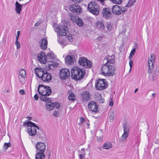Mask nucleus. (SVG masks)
I'll use <instances>...</instances> for the list:
<instances>
[{"label":"nucleus","instance_id":"79ce46f5","mask_svg":"<svg viewBox=\"0 0 159 159\" xmlns=\"http://www.w3.org/2000/svg\"><path fill=\"white\" fill-rule=\"evenodd\" d=\"M97 140L98 141V142L102 141L103 139L102 135L101 136H97Z\"/></svg>","mask_w":159,"mask_h":159},{"label":"nucleus","instance_id":"20e7f679","mask_svg":"<svg viewBox=\"0 0 159 159\" xmlns=\"http://www.w3.org/2000/svg\"><path fill=\"white\" fill-rule=\"evenodd\" d=\"M88 10L94 15H97L99 12V7L97 3L95 2H91L88 5Z\"/></svg>","mask_w":159,"mask_h":159},{"label":"nucleus","instance_id":"b1692460","mask_svg":"<svg viewBox=\"0 0 159 159\" xmlns=\"http://www.w3.org/2000/svg\"><path fill=\"white\" fill-rule=\"evenodd\" d=\"M115 56L114 55L112 56H109L107 58L106 60L107 62L106 63H107L108 65H110V64H113L115 62Z\"/></svg>","mask_w":159,"mask_h":159},{"label":"nucleus","instance_id":"0e129e2a","mask_svg":"<svg viewBox=\"0 0 159 159\" xmlns=\"http://www.w3.org/2000/svg\"><path fill=\"white\" fill-rule=\"evenodd\" d=\"M20 34V31H17V35H18V36H19Z\"/></svg>","mask_w":159,"mask_h":159},{"label":"nucleus","instance_id":"f3484780","mask_svg":"<svg viewBox=\"0 0 159 159\" xmlns=\"http://www.w3.org/2000/svg\"><path fill=\"white\" fill-rule=\"evenodd\" d=\"M19 79L21 83H23L26 77V71L23 69L21 70L19 72Z\"/></svg>","mask_w":159,"mask_h":159},{"label":"nucleus","instance_id":"39448f33","mask_svg":"<svg viewBox=\"0 0 159 159\" xmlns=\"http://www.w3.org/2000/svg\"><path fill=\"white\" fill-rule=\"evenodd\" d=\"M108 87V84L105 79H98L96 81L95 88L98 90H102Z\"/></svg>","mask_w":159,"mask_h":159},{"label":"nucleus","instance_id":"864d4df0","mask_svg":"<svg viewBox=\"0 0 159 159\" xmlns=\"http://www.w3.org/2000/svg\"><path fill=\"white\" fill-rule=\"evenodd\" d=\"M59 114V113L57 111H55L54 112V113L53 114V116H55V117H57L58 116Z\"/></svg>","mask_w":159,"mask_h":159},{"label":"nucleus","instance_id":"a19ab883","mask_svg":"<svg viewBox=\"0 0 159 159\" xmlns=\"http://www.w3.org/2000/svg\"><path fill=\"white\" fill-rule=\"evenodd\" d=\"M51 64H49V66H52L54 67H57L58 66V64L56 62H51Z\"/></svg>","mask_w":159,"mask_h":159},{"label":"nucleus","instance_id":"6e6d98bb","mask_svg":"<svg viewBox=\"0 0 159 159\" xmlns=\"http://www.w3.org/2000/svg\"><path fill=\"white\" fill-rule=\"evenodd\" d=\"M35 100H37L38 99L39 96L37 94H36L34 97Z\"/></svg>","mask_w":159,"mask_h":159},{"label":"nucleus","instance_id":"052dcab7","mask_svg":"<svg viewBox=\"0 0 159 159\" xmlns=\"http://www.w3.org/2000/svg\"><path fill=\"white\" fill-rule=\"evenodd\" d=\"M80 121L81 123H82L84 121V119L81 117L80 118Z\"/></svg>","mask_w":159,"mask_h":159},{"label":"nucleus","instance_id":"72a5a7b5","mask_svg":"<svg viewBox=\"0 0 159 159\" xmlns=\"http://www.w3.org/2000/svg\"><path fill=\"white\" fill-rule=\"evenodd\" d=\"M110 122H112L114 118V112L113 111L110 112V115L109 117Z\"/></svg>","mask_w":159,"mask_h":159},{"label":"nucleus","instance_id":"49530a36","mask_svg":"<svg viewBox=\"0 0 159 159\" xmlns=\"http://www.w3.org/2000/svg\"><path fill=\"white\" fill-rule=\"evenodd\" d=\"M58 43L61 45H62L64 43L63 41L62 40L61 38L59 37V39H58Z\"/></svg>","mask_w":159,"mask_h":159},{"label":"nucleus","instance_id":"774afa93","mask_svg":"<svg viewBox=\"0 0 159 159\" xmlns=\"http://www.w3.org/2000/svg\"><path fill=\"white\" fill-rule=\"evenodd\" d=\"M98 148L100 150H102V148L101 147H98Z\"/></svg>","mask_w":159,"mask_h":159},{"label":"nucleus","instance_id":"2f4dec72","mask_svg":"<svg viewBox=\"0 0 159 159\" xmlns=\"http://www.w3.org/2000/svg\"><path fill=\"white\" fill-rule=\"evenodd\" d=\"M76 24L79 26H81L83 25V22L82 19L78 18L76 20Z\"/></svg>","mask_w":159,"mask_h":159},{"label":"nucleus","instance_id":"37998d69","mask_svg":"<svg viewBox=\"0 0 159 159\" xmlns=\"http://www.w3.org/2000/svg\"><path fill=\"white\" fill-rule=\"evenodd\" d=\"M15 44L16 46V48L17 49H19L20 47V43L18 41H16Z\"/></svg>","mask_w":159,"mask_h":159},{"label":"nucleus","instance_id":"6e6552de","mask_svg":"<svg viewBox=\"0 0 159 159\" xmlns=\"http://www.w3.org/2000/svg\"><path fill=\"white\" fill-rule=\"evenodd\" d=\"M126 7H127V5L124 7H120L118 5H115L112 8V12L114 15L121 14L127 10Z\"/></svg>","mask_w":159,"mask_h":159},{"label":"nucleus","instance_id":"2eb2a0df","mask_svg":"<svg viewBox=\"0 0 159 159\" xmlns=\"http://www.w3.org/2000/svg\"><path fill=\"white\" fill-rule=\"evenodd\" d=\"M46 56L44 52L41 51L40 53H39L37 58L39 61L41 63L45 64L47 62Z\"/></svg>","mask_w":159,"mask_h":159},{"label":"nucleus","instance_id":"f03ea898","mask_svg":"<svg viewBox=\"0 0 159 159\" xmlns=\"http://www.w3.org/2000/svg\"><path fill=\"white\" fill-rule=\"evenodd\" d=\"M71 72L72 78L76 81H78L84 78L85 71L84 68L81 69L75 67L73 68Z\"/></svg>","mask_w":159,"mask_h":159},{"label":"nucleus","instance_id":"5701e85b","mask_svg":"<svg viewBox=\"0 0 159 159\" xmlns=\"http://www.w3.org/2000/svg\"><path fill=\"white\" fill-rule=\"evenodd\" d=\"M47 62H50V60H53L55 58L54 54L52 52L48 53L46 56Z\"/></svg>","mask_w":159,"mask_h":159},{"label":"nucleus","instance_id":"9d476101","mask_svg":"<svg viewBox=\"0 0 159 159\" xmlns=\"http://www.w3.org/2000/svg\"><path fill=\"white\" fill-rule=\"evenodd\" d=\"M69 9L70 11L75 12L77 14H80L82 11L81 7L79 5L71 4L69 6Z\"/></svg>","mask_w":159,"mask_h":159},{"label":"nucleus","instance_id":"603ef678","mask_svg":"<svg viewBox=\"0 0 159 159\" xmlns=\"http://www.w3.org/2000/svg\"><path fill=\"white\" fill-rule=\"evenodd\" d=\"M19 92L21 95H25V92L24 90L20 89L19 90Z\"/></svg>","mask_w":159,"mask_h":159},{"label":"nucleus","instance_id":"4d7b16f0","mask_svg":"<svg viewBox=\"0 0 159 159\" xmlns=\"http://www.w3.org/2000/svg\"><path fill=\"white\" fill-rule=\"evenodd\" d=\"M152 71V69L150 67H149V68L148 69V72L149 74H151Z\"/></svg>","mask_w":159,"mask_h":159},{"label":"nucleus","instance_id":"1a4fd4ad","mask_svg":"<svg viewBox=\"0 0 159 159\" xmlns=\"http://www.w3.org/2000/svg\"><path fill=\"white\" fill-rule=\"evenodd\" d=\"M29 121L27 120V122L25 121L23 125L25 127L27 126V131L29 135L31 136H34L37 133L36 129L32 125L29 124Z\"/></svg>","mask_w":159,"mask_h":159},{"label":"nucleus","instance_id":"7ed1b4c3","mask_svg":"<svg viewBox=\"0 0 159 159\" xmlns=\"http://www.w3.org/2000/svg\"><path fill=\"white\" fill-rule=\"evenodd\" d=\"M107 63L104 64L101 67L102 74L105 76H113L115 75V68Z\"/></svg>","mask_w":159,"mask_h":159},{"label":"nucleus","instance_id":"7c9ffc66","mask_svg":"<svg viewBox=\"0 0 159 159\" xmlns=\"http://www.w3.org/2000/svg\"><path fill=\"white\" fill-rule=\"evenodd\" d=\"M123 128L124 132L129 133V126L126 123H125L123 124Z\"/></svg>","mask_w":159,"mask_h":159},{"label":"nucleus","instance_id":"0eeeda50","mask_svg":"<svg viewBox=\"0 0 159 159\" xmlns=\"http://www.w3.org/2000/svg\"><path fill=\"white\" fill-rule=\"evenodd\" d=\"M79 62L80 65L87 68H91L93 65L92 63L90 60L85 57H80L79 59Z\"/></svg>","mask_w":159,"mask_h":159},{"label":"nucleus","instance_id":"5fc2aeb1","mask_svg":"<svg viewBox=\"0 0 159 159\" xmlns=\"http://www.w3.org/2000/svg\"><path fill=\"white\" fill-rule=\"evenodd\" d=\"M45 96V95H41V96H39V98L41 100L44 101Z\"/></svg>","mask_w":159,"mask_h":159},{"label":"nucleus","instance_id":"423d86ee","mask_svg":"<svg viewBox=\"0 0 159 159\" xmlns=\"http://www.w3.org/2000/svg\"><path fill=\"white\" fill-rule=\"evenodd\" d=\"M56 32L59 36H64L66 34L68 31V28L66 26L64 25H58L56 29Z\"/></svg>","mask_w":159,"mask_h":159},{"label":"nucleus","instance_id":"4468645a","mask_svg":"<svg viewBox=\"0 0 159 159\" xmlns=\"http://www.w3.org/2000/svg\"><path fill=\"white\" fill-rule=\"evenodd\" d=\"M37 152H44L46 149V145L44 143L38 142L35 145Z\"/></svg>","mask_w":159,"mask_h":159},{"label":"nucleus","instance_id":"3c124183","mask_svg":"<svg viewBox=\"0 0 159 159\" xmlns=\"http://www.w3.org/2000/svg\"><path fill=\"white\" fill-rule=\"evenodd\" d=\"M74 3H80L82 2V0H71Z\"/></svg>","mask_w":159,"mask_h":159},{"label":"nucleus","instance_id":"09e8293b","mask_svg":"<svg viewBox=\"0 0 159 159\" xmlns=\"http://www.w3.org/2000/svg\"><path fill=\"white\" fill-rule=\"evenodd\" d=\"M130 60H129V65L130 67V70H131V68L133 66V60L131 59H130Z\"/></svg>","mask_w":159,"mask_h":159},{"label":"nucleus","instance_id":"a18cd8bd","mask_svg":"<svg viewBox=\"0 0 159 159\" xmlns=\"http://www.w3.org/2000/svg\"><path fill=\"white\" fill-rule=\"evenodd\" d=\"M85 153H83L82 154H80L79 157L80 159H85L84 157L85 155Z\"/></svg>","mask_w":159,"mask_h":159},{"label":"nucleus","instance_id":"c756f323","mask_svg":"<svg viewBox=\"0 0 159 159\" xmlns=\"http://www.w3.org/2000/svg\"><path fill=\"white\" fill-rule=\"evenodd\" d=\"M150 57L151 58L150 59H149V61H150L152 62L151 66L153 68V66L154 62L155 61L156 58L153 54H151L150 55Z\"/></svg>","mask_w":159,"mask_h":159},{"label":"nucleus","instance_id":"680f3d73","mask_svg":"<svg viewBox=\"0 0 159 159\" xmlns=\"http://www.w3.org/2000/svg\"><path fill=\"white\" fill-rule=\"evenodd\" d=\"M51 152L50 151L49 152L48 155V158L49 159L51 157Z\"/></svg>","mask_w":159,"mask_h":159},{"label":"nucleus","instance_id":"e433bc0d","mask_svg":"<svg viewBox=\"0 0 159 159\" xmlns=\"http://www.w3.org/2000/svg\"><path fill=\"white\" fill-rule=\"evenodd\" d=\"M113 3L120 4L122 2V0H111Z\"/></svg>","mask_w":159,"mask_h":159},{"label":"nucleus","instance_id":"cd10ccee","mask_svg":"<svg viewBox=\"0 0 159 159\" xmlns=\"http://www.w3.org/2000/svg\"><path fill=\"white\" fill-rule=\"evenodd\" d=\"M45 96H48L50 95L52 93V90L50 87L48 86H45Z\"/></svg>","mask_w":159,"mask_h":159},{"label":"nucleus","instance_id":"9b49d317","mask_svg":"<svg viewBox=\"0 0 159 159\" xmlns=\"http://www.w3.org/2000/svg\"><path fill=\"white\" fill-rule=\"evenodd\" d=\"M89 109L92 112L97 113L98 109V105L96 102L92 101L89 102L88 105Z\"/></svg>","mask_w":159,"mask_h":159},{"label":"nucleus","instance_id":"8fccbe9b","mask_svg":"<svg viewBox=\"0 0 159 159\" xmlns=\"http://www.w3.org/2000/svg\"><path fill=\"white\" fill-rule=\"evenodd\" d=\"M44 101L49 102L51 101V100L49 99V98H47L46 97V96H45Z\"/></svg>","mask_w":159,"mask_h":159},{"label":"nucleus","instance_id":"a211bd4d","mask_svg":"<svg viewBox=\"0 0 159 159\" xmlns=\"http://www.w3.org/2000/svg\"><path fill=\"white\" fill-rule=\"evenodd\" d=\"M81 95L82 99L83 101L87 102L90 99V95L89 92L88 91L83 92Z\"/></svg>","mask_w":159,"mask_h":159},{"label":"nucleus","instance_id":"58836bf2","mask_svg":"<svg viewBox=\"0 0 159 159\" xmlns=\"http://www.w3.org/2000/svg\"><path fill=\"white\" fill-rule=\"evenodd\" d=\"M11 146V144L10 143H5L4 146L6 150H7L8 147Z\"/></svg>","mask_w":159,"mask_h":159},{"label":"nucleus","instance_id":"aec40b11","mask_svg":"<svg viewBox=\"0 0 159 159\" xmlns=\"http://www.w3.org/2000/svg\"><path fill=\"white\" fill-rule=\"evenodd\" d=\"M23 5L20 4L17 1L16 2L15 10L16 13L19 14L20 13Z\"/></svg>","mask_w":159,"mask_h":159},{"label":"nucleus","instance_id":"c9c22d12","mask_svg":"<svg viewBox=\"0 0 159 159\" xmlns=\"http://www.w3.org/2000/svg\"><path fill=\"white\" fill-rule=\"evenodd\" d=\"M135 52V48L133 49L131 51L129 57V59H131V58L133 57V56L134 55Z\"/></svg>","mask_w":159,"mask_h":159},{"label":"nucleus","instance_id":"f704fd0d","mask_svg":"<svg viewBox=\"0 0 159 159\" xmlns=\"http://www.w3.org/2000/svg\"><path fill=\"white\" fill-rule=\"evenodd\" d=\"M68 99L70 100L74 101L75 100L74 94L73 93H70L68 97Z\"/></svg>","mask_w":159,"mask_h":159},{"label":"nucleus","instance_id":"393cba45","mask_svg":"<svg viewBox=\"0 0 159 159\" xmlns=\"http://www.w3.org/2000/svg\"><path fill=\"white\" fill-rule=\"evenodd\" d=\"M36 156V159H43L45 157V155L44 154V152H37Z\"/></svg>","mask_w":159,"mask_h":159},{"label":"nucleus","instance_id":"e2e57ef3","mask_svg":"<svg viewBox=\"0 0 159 159\" xmlns=\"http://www.w3.org/2000/svg\"><path fill=\"white\" fill-rule=\"evenodd\" d=\"M40 25V23L37 22L35 24V26H38Z\"/></svg>","mask_w":159,"mask_h":159},{"label":"nucleus","instance_id":"412c9836","mask_svg":"<svg viewBox=\"0 0 159 159\" xmlns=\"http://www.w3.org/2000/svg\"><path fill=\"white\" fill-rule=\"evenodd\" d=\"M95 98L97 101L99 103H102L104 102V100L102 98L101 94L98 93H96L95 94Z\"/></svg>","mask_w":159,"mask_h":159},{"label":"nucleus","instance_id":"4c0bfd02","mask_svg":"<svg viewBox=\"0 0 159 159\" xmlns=\"http://www.w3.org/2000/svg\"><path fill=\"white\" fill-rule=\"evenodd\" d=\"M29 124L30 125H32L36 129V128L38 129H39V127L38 126L36 125V124L35 123H34L31 121H29Z\"/></svg>","mask_w":159,"mask_h":159},{"label":"nucleus","instance_id":"338daca9","mask_svg":"<svg viewBox=\"0 0 159 159\" xmlns=\"http://www.w3.org/2000/svg\"><path fill=\"white\" fill-rule=\"evenodd\" d=\"M26 118H28L29 120H31L32 118L30 117H27Z\"/></svg>","mask_w":159,"mask_h":159},{"label":"nucleus","instance_id":"4be33fe9","mask_svg":"<svg viewBox=\"0 0 159 159\" xmlns=\"http://www.w3.org/2000/svg\"><path fill=\"white\" fill-rule=\"evenodd\" d=\"M103 16L106 18H109L111 14L110 10L108 8H103L102 11Z\"/></svg>","mask_w":159,"mask_h":159},{"label":"nucleus","instance_id":"f8f14e48","mask_svg":"<svg viewBox=\"0 0 159 159\" xmlns=\"http://www.w3.org/2000/svg\"><path fill=\"white\" fill-rule=\"evenodd\" d=\"M60 76L61 80H64L70 76V71L67 69H61L60 71Z\"/></svg>","mask_w":159,"mask_h":159},{"label":"nucleus","instance_id":"ddd939ff","mask_svg":"<svg viewBox=\"0 0 159 159\" xmlns=\"http://www.w3.org/2000/svg\"><path fill=\"white\" fill-rule=\"evenodd\" d=\"M65 61L67 65H70L73 64L75 61V55H67L65 59Z\"/></svg>","mask_w":159,"mask_h":159},{"label":"nucleus","instance_id":"ea45409f","mask_svg":"<svg viewBox=\"0 0 159 159\" xmlns=\"http://www.w3.org/2000/svg\"><path fill=\"white\" fill-rule=\"evenodd\" d=\"M66 38L67 39H68L70 42H71L72 41L73 38L71 34H70V35H67L66 36Z\"/></svg>","mask_w":159,"mask_h":159},{"label":"nucleus","instance_id":"473e14b6","mask_svg":"<svg viewBox=\"0 0 159 159\" xmlns=\"http://www.w3.org/2000/svg\"><path fill=\"white\" fill-rule=\"evenodd\" d=\"M129 134V133H126V132H124L123 134H122L121 138H120V140L122 141H125L128 137Z\"/></svg>","mask_w":159,"mask_h":159},{"label":"nucleus","instance_id":"de8ad7c7","mask_svg":"<svg viewBox=\"0 0 159 159\" xmlns=\"http://www.w3.org/2000/svg\"><path fill=\"white\" fill-rule=\"evenodd\" d=\"M53 103H54L55 106V107L56 108L58 109L60 107V105L59 103L57 102H54Z\"/></svg>","mask_w":159,"mask_h":159},{"label":"nucleus","instance_id":"bf43d9fd","mask_svg":"<svg viewBox=\"0 0 159 159\" xmlns=\"http://www.w3.org/2000/svg\"><path fill=\"white\" fill-rule=\"evenodd\" d=\"M103 38V37L102 36V35L101 36H99V37L97 38V39L98 40V41H100L101 40L102 38Z\"/></svg>","mask_w":159,"mask_h":159},{"label":"nucleus","instance_id":"bb28decb","mask_svg":"<svg viewBox=\"0 0 159 159\" xmlns=\"http://www.w3.org/2000/svg\"><path fill=\"white\" fill-rule=\"evenodd\" d=\"M95 25L97 28L98 29L103 30L104 28V26L103 24L100 21H97L96 22Z\"/></svg>","mask_w":159,"mask_h":159},{"label":"nucleus","instance_id":"69168bd1","mask_svg":"<svg viewBox=\"0 0 159 159\" xmlns=\"http://www.w3.org/2000/svg\"><path fill=\"white\" fill-rule=\"evenodd\" d=\"M19 36H18V35H16V41H18V39L19 38Z\"/></svg>","mask_w":159,"mask_h":159},{"label":"nucleus","instance_id":"a878e982","mask_svg":"<svg viewBox=\"0 0 159 159\" xmlns=\"http://www.w3.org/2000/svg\"><path fill=\"white\" fill-rule=\"evenodd\" d=\"M55 107L54 103H52L51 104L47 102L45 105L46 108L48 111L52 110Z\"/></svg>","mask_w":159,"mask_h":159},{"label":"nucleus","instance_id":"c03bdc74","mask_svg":"<svg viewBox=\"0 0 159 159\" xmlns=\"http://www.w3.org/2000/svg\"><path fill=\"white\" fill-rule=\"evenodd\" d=\"M112 25L110 23L107 24L106 25V27L108 30H110L111 29Z\"/></svg>","mask_w":159,"mask_h":159},{"label":"nucleus","instance_id":"f257e3e1","mask_svg":"<svg viewBox=\"0 0 159 159\" xmlns=\"http://www.w3.org/2000/svg\"><path fill=\"white\" fill-rule=\"evenodd\" d=\"M44 70L43 69L37 67L34 69L35 73L39 78H41L45 82H49L52 79V75L49 73Z\"/></svg>","mask_w":159,"mask_h":159},{"label":"nucleus","instance_id":"6ab92c4d","mask_svg":"<svg viewBox=\"0 0 159 159\" xmlns=\"http://www.w3.org/2000/svg\"><path fill=\"white\" fill-rule=\"evenodd\" d=\"M38 90L39 94L45 96V86H44L43 85H39L38 87Z\"/></svg>","mask_w":159,"mask_h":159},{"label":"nucleus","instance_id":"dca6fc26","mask_svg":"<svg viewBox=\"0 0 159 159\" xmlns=\"http://www.w3.org/2000/svg\"><path fill=\"white\" fill-rule=\"evenodd\" d=\"M39 43L41 49L44 50L47 48L48 41L45 38H43L39 41Z\"/></svg>","mask_w":159,"mask_h":159},{"label":"nucleus","instance_id":"c85d7f7f","mask_svg":"<svg viewBox=\"0 0 159 159\" xmlns=\"http://www.w3.org/2000/svg\"><path fill=\"white\" fill-rule=\"evenodd\" d=\"M112 147V145L111 143H106L104 144L102 148L103 149H108Z\"/></svg>","mask_w":159,"mask_h":159},{"label":"nucleus","instance_id":"13d9d810","mask_svg":"<svg viewBox=\"0 0 159 159\" xmlns=\"http://www.w3.org/2000/svg\"><path fill=\"white\" fill-rule=\"evenodd\" d=\"M113 104V102L112 100H111L109 102V105L110 106H112Z\"/></svg>","mask_w":159,"mask_h":159}]
</instances>
